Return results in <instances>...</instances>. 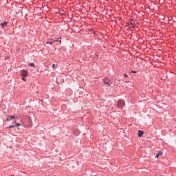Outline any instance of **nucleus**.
<instances>
[{"mask_svg": "<svg viewBox=\"0 0 176 176\" xmlns=\"http://www.w3.org/2000/svg\"><path fill=\"white\" fill-rule=\"evenodd\" d=\"M103 83L106 87L111 86L112 85V80L108 77L105 78L103 79Z\"/></svg>", "mask_w": 176, "mask_h": 176, "instance_id": "nucleus-1", "label": "nucleus"}, {"mask_svg": "<svg viewBox=\"0 0 176 176\" xmlns=\"http://www.w3.org/2000/svg\"><path fill=\"white\" fill-rule=\"evenodd\" d=\"M20 74L23 78H27L28 76V71L25 69L21 70Z\"/></svg>", "mask_w": 176, "mask_h": 176, "instance_id": "nucleus-2", "label": "nucleus"}, {"mask_svg": "<svg viewBox=\"0 0 176 176\" xmlns=\"http://www.w3.org/2000/svg\"><path fill=\"white\" fill-rule=\"evenodd\" d=\"M117 105L118 108H123V107H124L125 105L124 101L123 100H118L117 102Z\"/></svg>", "mask_w": 176, "mask_h": 176, "instance_id": "nucleus-3", "label": "nucleus"}, {"mask_svg": "<svg viewBox=\"0 0 176 176\" xmlns=\"http://www.w3.org/2000/svg\"><path fill=\"white\" fill-rule=\"evenodd\" d=\"M16 117L14 116H8V118L6 120V122H9L10 120H12V119H15Z\"/></svg>", "mask_w": 176, "mask_h": 176, "instance_id": "nucleus-4", "label": "nucleus"}, {"mask_svg": "<svg viewBox=\"0 0 176 176\" xmlns=\"http://www.w3.org/2000/svg\"><path fill=\"white\" fill-rule=\"evenodd\" d=\"M0 25H1V27H2V28H5V27H6L8 25V22L4 21L3 23H1Z\"/></svg>", "mask_w": 176, "mask_h": 176, "instance_id": "nucleus-5", "label": "nucleus"}, {"mask_svg": "<svg viewBox=\"0 0 176 176\" xmlns=\"http://www.w3.org/2000/svg\"><path fill=\"white\" fill-rule=\"evenodd\" d=\"M162 155H163V152L162 151H159L156 155L155 157H159V156H162Z\"/></svg>", "mask_w": 176, "mask_h": 176, "instance_id": "nucleus-6", "label": "nucleus"}, {"mask_svg": "<svg viewBox=\"0 0 176 176\" xmlns=\"http://www.w3.org/2000/svg\"><path fill=\"white\" fill-rule=\"evenodd\" d=\"M144 134V131H138V137H141Z\"/></svg>", "mask_w": 176, "mask_h": 176, "instance_id": "nucleus-7", "label": "nucleus"}, {"mask_svg": "<svg viewBox=\"0 0 176 176\" xmlns=\"http://www.w3.org/2000/svg\"><path fill=\"white\" fill-rule=\"evenodd\" d=\"M29 67H32L33 68H35V64L34 63H28Z\"/></svg>", "mask_w": 176, "mask_h": 176, "instance_id": "nucleus-8", "label": "nucleus"}, {"mask_svg": "<svg viewBox=\"0 0 176 176\" xmlns=\"http://www.w3.org/2000/svg\"><path fill=\"white\" fill-rule=\"evenodd\" d=\"M14 127H16V125H10L9 129H14Z\"/></svg>", "mask_w": 176, "mask_h": 176, "instance_id": "nucleus-9", "label": "nucleus"}, {"mask_svg": "<svg viewBox=\"0 0 176 176\" xmlns=\"http://www.w3.org/2000/svg\"><path fill=\"white\" fill-rule=\"evenodd\" d=\"M56 67H56V65H54V64L52 65V68H54V69H56Z\"/></svg>", "mask_w": 176, "mask_h": 176, "instance_id": "nucleus-10", "label": "nucleus"}, {"mask_svg": "<svg viewBox=\"0 0 176 176\" xmlns=\"http://www.w3.org/2000/svg\"><path fill=\"white\" fill-rule=\"evenodd\" d=\"M57 41L61 43V38H58Z\"/></svg>", "mask_w": 176, "mask_h": 176, "instance_id": "nucleus-11", "label": "nucleus"}, {"mask_svg": "<svg viewBox=\"0 0 176 176\" xmlns=\"http://www.w3.org/2000/svg\"><path fill=\"white\" fill-rule=\"evenodd\" d=\"M22 80H23L24 82H26L27 80L25 79V77H23V78H22Z\"/></svg>", "mask_w": 176, "mask_h": 176, "instance_id": "nucleus-12", "label": "nucleus"}, {"mask_svg": "<svg viewBox=\"0 0 176 176\" xmlns=\"http://www.w3.org/2000/svg\"><path fill=\"white\" fill-rule=\"evenodd\" d=\"M131 24H132V25L134 24V20L132 19V20L131 21Z\"/></svg>", "mask_w": 176, "mask_h": 176, "instance_id": "nucleus-13", "label": "nucleus"}, {"mask_svg": "<svg viewBox=\"0 0 176 176\" xmlns=\"http://www.w3.org/2000/svg\"><path fill=\"white\" fill-rule=\"evenodd\" d=\"M20 126V124L17 123L16 125H15V127H19Z\"/></svg>", "mask_w": 176, "mask_h": 176, "instance_id": "nucleus-14", "label": "nucleus"}, {"mask_svg": "<svg viewBox=\"0 0 176 176\" xmlns=\"http://www.w3.org/2000/svg\"><path fill=\"white\" fill-rule=\"evenodd\" d=\"M124 75L125 78H128L129 77V76H127V74H124Z\"/></svg>", "mask_w": 176, "mask_h": 176, "instance_id": "nucleus-15", "label": "nucleus"}, {"mask_svg": "<svg viewBox=\"0 0 176 176\" xmlns=\"http://www.w3.org/2000/svg\"><path fill=\"white\" fill-rule=\"evenodd\" d=\"M47 43H50V45H53V42H47Z\"/></svg>", "mask_w": 176, "mask_h": 176, "instance_id": "nucleus-16", "label": "nucleus"}, {"mask_svg": "<svg viewBox=\"0 0 176 176\" xmlns=\"http://www.w3.org/2000/svg\"><path fill=\"white\" fill-rule=\"evenodd\" d=\"M131 72L135 74L137 72L132 71Z\"/></svg>", "mask_w": 176, "mask_h": 176, "instance_id": "nucleus-17", "label": "nucleus"}]
</instances>
